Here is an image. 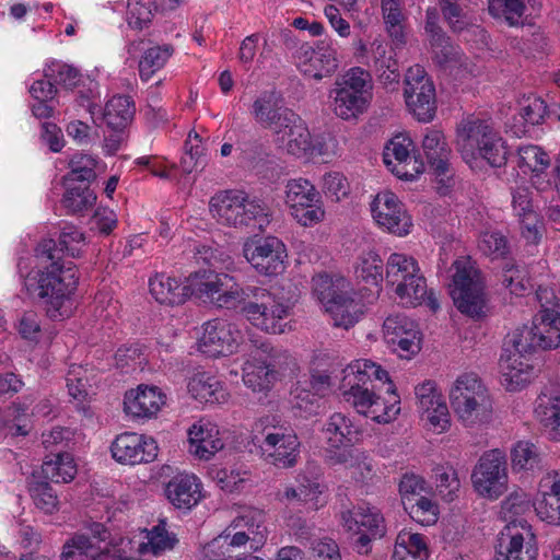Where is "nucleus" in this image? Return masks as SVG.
Returning <instances> with one entry per match:
<instances>
[{
    "label": "nucleus",
    "mask_w": 560,
    "mask_h": 560,
    "mask_svg": "<svg viewBox=\"0 0 560 560\" xmlns=\"http://www.w3.org/2000/svg\"><path fill=\"white\" fill-rule=\"evenodd\" d=\"M218 435L219 430L211 422L201 420L194 423L188 430L189 451L201 459H209L223 448V442Z\"/></svg>",
    "instance_id": "473e14b6"
},
{
    "label": "nucleus",
    "mask_w": 560,
    "mask_h": 560,
    "mask_svg": "<svg viewBox=\"0 0 560 560\" xmlns=\"http://www.w3.org/2000/svg\"><path fill=\"white\" fill-rule=\"evenodd\" d=\"M172 45L154 46L147 49L139 61V74L142 81H148L173 55Z\"/></svg>",
    "instance_id": "864d4df0"
},
{
    "label": "nucleus",
    "mask_w": 560,
    "mask_h": 560,
    "mask_svg": "<svg viewBox=\"0 0 560 560\" xmlns=\"http://www.w3.org/2000/svg\"><path fill=\"white\" fill-rule=\"evenodd\" d=\"M335 86L364 96L366 100H372V77L363 68L353 67L349 69L341 78L336 80Z\"/></svg>",
    "instance_id": "3c124183"
},
{
    "label": "nucleus",
    "mask_w": 560,
    "mask_h": 560,
    "mask_svg": "<svg viewBox=\"0 0 560 560\" xmlns=\"http://www.w3.org/2000/svg\"><path fill=\"white\" fill-rule=\"evenodd\" d=\"M329 97L332 98L331 108L335 115L343 120L357 119L360 115L365 113L370 106L371 101L366 97L334 88Z\"/></svg>",
    "instance_id": "ea45409f"
},
{
    "label": "nucleus",
    "mask_w": 560,
    "mask_h": 560,
    "mask_svg": "<svg viewBox=\"0 0 560 560\" xmlns=\"http://www.w3.org/2000/svg\"><path fill=\"white\" fill-rule=\"evenodd\" d=\"M241 294L237 307L253 326L268 334L284 332L292 303L278 289L246 285Z\"/></svg>",
    "instance_id": "7ed1b4c3"
},
{
    "label": "nucleus",
    "mask_w": 560,
    "mask_h": 560,
    "mask_svg": "<svg viewBox=\"0 0 560 560\" xmlns=\"http://www.w3.org/2000/svg\"><path fill=\"white\" fill-rule=\"evenodd\" d=\"M96 158L84 153H74L69 160L70 172L63 176L65 183L90 184L96 178Z\"/></svg>",
    "instance_id": "8fccbe9b"
},
{
    "label": "nucleus",
    "mask_w": 560,
    "mask_h": 560,
    "mask_svg": "<svg viewBox=\"0 0 560 560\" xmlns=\"http://www.w3.org/2000/svg\"><path fill=\"white\" fill-rule=\"evenodd\" d=\"M135 113L136 107L131 97L117 95L106 103L103 119L110 130H125L131 124Z\"/></svg>",
    "instance_id": "a19ab883"
},
{
    "label": "nucleus",
    "mask_w": 560,
    "mask_h": 560,
    "mask_svg": "<svg viewBox=\"0 0 560 560\" xmlns=\"http://www.w3.org/2000/svg\"><path fill=\"white\" fill-rule=\"evenodd\" d=\"M537 516L552 525H560V500L547 489H542L541 499L534 504Z\"/></svg>",
    "instance_id": "774afa93"
},
{
    "label": "nucleus",
    "mask_w": 560,
    "mask_h": 560,
    "mask_svg": "<svg viewBox=\"0 0 560 560\" xmlns=\"http://www.w3.org/2000/svg\"><path fill=\"white\" fill-rule=\"evenodd\" d=\"M156 12L155 0H128L126 19L133 30H143L152 22Z\"/></svg>",
    "instance_id": "bf43d9fd"
},
{
    "label": "nucleus",
    "mask_w": 560,
    "mask_h": 560,
    "mask_svg": "<svg viewBox=\"0 0 560 560\" xmlns=\"http://www.w3.org/2000/svg\"><path fill=\"white\" fill-rule=\"evenodd\" d=\"M285 202L291 211L298 207L310 206V202H319L320 194L307 179L295 178L288 182L285 186Z\"/></svg>",
    "instance_id": "09e8293b"
},
{
    "label": "nucleus",
    "mask_w": 560,
    "mask_h": 560,
    "mask_svg": "<svg viewBox=\"0 0 560 560\" xmlns=\"http://www.w3.org/2000/svg\"><path fill=\"white\" fill-rule=\"evenodd\" d=\"M540 460L538 447L528 441L517 442L512 451L513 469L532 470L539 466Z\"/></svg>",
    "instance_id": "69168bd1"
},
{
    "label": "nucleus",
    "mask_w": 560,
    "mask_h": 560,
    "mask_svg": "<svg viewBox=\"0 0 560 560\" xmlns=\"http://www.w3.org/2000/svg\"><path fill=\"white\" fill-rule=\"evenodd\" d=\"M389 382L387 371L370 360L357 361L343 370L341 389L343 398L365 416L369 402L375 397L376 384Z\"/></svg>",
    "instance_id": "0eeeda50"
},
{
    "label": "nucleus",
    "mask_w": 560,
    "mask_h": 560,
    "mask_svg": "<svg viewBox=\"0 0 560 560\" xmlns=\"http://www.w3.org/2000/svg\"><path fill=\"white\" fill-rule=\"evenodd\" d=\"M28 492L35 506L45 513L51 514L58 509L57 491L48 480L33 474L28 481Z\"/></svg>",
    "instance_id": "de8ad7c7"
},
{
    "label": "nucleus",
    "mask_w": 560,
    "mask_h": 560,
    "mask_svg": "<svg viewBox=\"0 0 560 560\" xmlns=\"http://www.w3.org/2000/svg\"><path fill=\"white\" fill-rule=\"evenodd\" d=\"M489 394L488 389L481 383V381L477 377L476 374H463L457 377L453 387L450 390V400L451 405H456V401H459L460 398L463 400L470 399L472 397H477V395H486Z\"/></svg>",
    "instance_id": "052dcab7"
},
{
    "label": "nucleus",
    "mask_w": 560,
    "mask_h": 560,
    "mask_svg": "<svg viewBox=\"0 0 560 560\" xmlns=\"http://www.w3.org/2000/svg\"><path fill=\"white\" fill-rule=\"evenodd\" d=\"M357 278L368 284L377 285L383 280V260L375 252H368L360 257L355 267Z\"/></svg>",
    "instance_id": "e2e57ef3"
},
{
    "label": "nucleus",
    "mask_w": 560,
    "mask_h": 560,
    "mask_svg": "<svg viewBox=\"0 0 560 560\" xmlns=\"http://www.w3.org/2000/svg\"><path fill=\"white\" fill-rule=\"evenodd\" d=\"M253 119L261 128L271 131L273 137L290 122L295 112L284 104L281 93L273 90L262 91L253 102L249 110Z\"/></svg>",
    "instance_id": "dca6fc26"
},
{
    "label": "nucleus",
    "mask_w": 560,
    "mask_h": 560,
    "mask_svg": "<svg viewBox=\"0 0 560 560\" xmlns=\"http://www.w3.org/2000/svg\"><path fill=\"white\" fill-rule=\"evenodd\" d=\"M209 211L218 223L235 229L254 225L262 230L271 221L267 203L241 189L218 191L210 198Z\"/></svg>",
    "instance_id": "f03ea898"
},
{
    "label": "nucleus",
    "mask_w": 560,
    "mask_h": 560,
    "mask_svg": "<svg viewBox=\"0 0 560 560\" xmlns=\"http://www.w3.org/2000/svg\"><path fill=\"white\" fill-rule=\"evenodd\" d=\"M258 442L260 455L265 462L278 468H291L296 465L300 455V442L298 435L282 428H272L262 433V439L255 438Z\"/></svg>",
    "instance_id": "ddd939ff"
},
{
    "label": "nucleus",
    "mask_w": 560,
    "mask_h": 560,
    "mask_svg": "<svg viewBox=\"0 0 560 560\" xmlns=\"http://www.w3.org/2000/svg\"><path fill=\"white\" fill-rule=\"evenodd\" d=\"M243 255L252 267L264 276H277L285 268V246L275 236L247 241L243 246Z\"/></svg>",
    "instance_id": "4468645a"
},
{
    "label": "nucleus",
    "mask_w": 560,
    "mask_h": 560,
    "mask_svg": "<svg viewBox=\"0 0 560 560\" xmlns=\"http://www.w3.org/2000/svg\"><path fill=\"white\" fill-rule=\"evenodd\" d=\"M325 308L330 314L334 326L345 329L352 327L362 315L360 304L353 300L348 290Z\"/></svg>",
    "instance_id": "79ce46f5"
},
{
    "label": "nucleus",
    "mask_w": 560,
    "mask_h": 560,
    "mask_svg": "<svg viewBox=\"0 0 560 560\" xmlns=\"http://www.w3.org/2000/svg\"><path fill=\"white\" fill-rule=\"evenodd\" d=\"M423 156L430 170L439 177H451L452 150L440 130H428L422 140Z\"/></svg>",
    "instance_id": "cd10ccee"
},
{
    "label": "nucleus",
    "mask_w": 560,
    "mask_h": 560,
    "mask_svg": "<svg viewBox=\"0 0 560 560\" xmlns=\"http://www.w3.org/2000/svg\"><path fill=\"white\" fill-rule=\"evenodd\" d=\"M65 185L62 206L68 210V213H83L94 206L96 195L90 188V184L65 183Z\"/></svg>",
    "instance_id": "c03bdc74"
},
{
    "label": "nucleus",
    "mask_w": 560,
    "mask_h": 560,
    "mask_svg": "<svg viewBox=\"0 0 560 560\" xmlns=\"http://www.w3.org/2000/svg\"><path fill=\"white\" fill-rule=\"evenodd\" d=\"M381 9L386 31L396 46L405 44L402 0H381Z\"/></svg>",
    "instance_id": "49530a36"
},
{
    "label": "nucleus",
    "mask_w": 560,
    "mask_h": 560,
    "mask_svg": "<svg viewBox=\"0 0 560 560\" xmlns=\"http://www.w3.org/2000/svg\"><path fill=\"white\" fill-rule=\"evenodd\" d=\"M371 212L376 223L388 232L399 236L410 232L411 218L394 192H378L371 202Z\"/></svg>",
    "instance_id": "a211bd4d"
},
{
    "label": "nucleus",
    "mask_w": 560,
    "mask_h": 560,
    "mask_svg": "<svg viewBox=\"0 0 560 560\" xmlns=\"http://www.w3.org/2000/svg\"><path fill=\"white\" fill-rule=\"evenodd\" d=\"M150 293L161 304L179 305L186 301L189 287L183 285L175 278L159 273L150 279Z\"/></svg>",
    "instance_id": "4c0bfd02"
},
{
    "label": "nucleus",
    "mask_w": 560,
    "mask_h": 560,
    "mask_svg": "<svg viewBox=\"0 0 560 560\" xmlns=\"http://www.w3.org/2000/svg\"><path fill=\"white\" fill-rule=\"evenodd\" d=\"M385 341L398 352L408 358L421 349V334L416 322L404 314L390 315L383 324Z\"/></svg>",
    "instance_id": "f3484780"
},
{
    "label": "nucleus",
    "mask_w": 560,
    "mask_h": 560,
    "mask_svg": "<svg viewBox=\"0 0 560 560\" xmlns=\"http://www.w3.org/2000/svg\"><path fill=\"white\" fill-rule=\"evenodd\" d=\"M528 357L525 353H518V351L503 347L500 366L503 382L509 390H517L529 382L534 368L529 363Z\"/></svg>",
    "instance_id": "7c9ffc66"
},
{
    "label": "nucleus",
    "mask_w": 560,
    "mask_h": 560,
    "mask_svg": "<svg viewBox=\"0 0 560 560\" xmlns=\"http://www.w3.org/2000/svg\"><path fill=\"white\" fill-rule=\"evenodd\" d=\"M418 410L425 417L430 428L442 433L450 428V412L441 393L436 390L435 384L425 381L415 388Z\"/></svg>",
    "instance_id": "4be33fe9"
},
{
    "label": "nucleus",
    "mask_w": 560,
    "mask_h": 560,
    "mask_svg": "<svg viewBox=\"0 0 560 560\" xmlns=\"http://www.w3.org/2000/svg\"><path fill=\"white\" fill-rule=\"evenodd\" d=\"M240 330L225 319H212L205 324L199 349L209 357L232 354L238 345Z\"/></svg>",
    "instance_id": "412c9836"
},
{
    "label": "nucleus",
    "mask_w": 560,
    "mask_h": 560,
    "mask_svg": "<svg viewBox=\"0 0 560 560\" xmlns=\"http://www.w3.org/2000/svg\"><path fill=\"white\" fill-rule=\"evenodd\" d=\"M456 144L466 162L481 158L492 167L506 164L505 142L489 120L476 117L463 119L457 126Z\"/></svg>",
    "instance_id": "20e7f679"
},
{
    "label": "nucleus",
    "mask_w": 560,
    "mask_h": 560,
    "mask_svg": "<svg viewBox=\"0 0 560 560\" xmlns=\"http://www.w3.org/2000/svg\"><path fill=\"white\" fill-rule=\"evenodd\" d=\"M387 394L389 395L387 400L375 395L373 401L369 402L370 407L365 417L371 418L377 423H388L397 417L400 411L399 397L392 386L387 388Z\"/></svg>",
    "instance_id": "603ef678"
},
{
    "label": "nucleus",
    "mask_w": 560,
    "mask_h": 560,
    "mask_svg": "<svg viewBox=\"0 0 560 560\" xmlns=\"http://www.w3.org/2000/svg\"><path fill=\"white\" fill-rule=\"evenodd\" d=\"M429 43L433 59L440 67L462 65L463 54L459 47L453 45L445 34L429 38Z\"/></svg>",
    "instance_id": "13d9d810"
},
{
    "label": "nucleus",
    "mask_w": 560,
    "mask_h": 560,
    "mask_svg": "<svg viewBox=\"0 0 560 560\" xmlns=\"http://www.w3.org/2000/svg\"><path fill=\"white\" fill-rule=\"evenodd\" d=\"M165 404V396L155 386L140 385L125 394L124 410L135 418H151Z\"/></svg>",
    "instance_id": "a878e982"
},
{
    "label": "nucleus",
    "mask_w": 560,
    "mask_h": 560,
    "mask_svg": "<svg viewBox=\"0 0 560 560\" xmlns=\"http://www.w3.org/2000/svg\"><path fill=\"white\" fill-rule=\"evenodd\" d=\"M85 245V236L74 225H65L60 232L58 243L52 238L43 240L37 248V256L45 261L63 262L65 253L73 258L80 257Z\"/></svg>",
    "instance_id": "5701e85b"
},
{
    "label": "nucleus",
    "mask_w": 560,
    "mask_h": 560,
    "mask_svg": "<svg viewBox=\"0 0 560 560\" xmlns=\"http://www.w3.org/2000/svg\"><path fill=\"white\" fill-rule=\"evenodd\" d=\"M48 262L36 276L27 278L26 288L50 319L60 320L71 314L79 278L71 262L68 266L56 260Z\"/></svg>",
    "instance_id": "f257e3e1"
},
{
    "label": "nucleus",
    "mask_w": 560,
    "mask_h": 560,
    "mask_svg": "<svg viewBox=\"0 0 560 560\" xmlns=\"http://www.w3.org/2000/svg\"><path fill=\"white\" fill-rule=\"evenodd\" d=\"M471 481L475 490L488 499H498L508 489L505 455L499 450L485 453L476 465Z\"/></svg>",
    "instance_id": "1a4fd4ad"
},
{
    "label": "nucleus",
    "mask_w": 560,
    "mask_h": 560,
    "mask_svg": "<svg viewBox=\"0 0 560 560\" xmlns=\"http://www.w3.org/2000/svg\"><path fill=\"white\" fill-rule=\"evenodd\" d=\"M360 431L352 420L341 412L332 413L323 427L324 439L328 445L327 459L330 464H346L351 456L350 447L358 440Z\"/></svg>",
    "instance_id": "f8f14e48"
},
{
    "label": "nucleus",
    "mask_w": 560,
    "mask_h": 560,
    "mask_svg": "<svg viewBox=\"0 0 560 560\" xmlns=\"http://www.w3.org/2000/svg\"><path fill=\"white\" fill-rule=\"evenodd\" d=\"M453 267L451 296L457 310L470 317H480L485 306L483 283L479 271L468 260L457 259Z\"/></svg>",
    "instance_id": "6e6552de"
},
{
    "label": "nucleus",
    "mask_w": 560,
    "mask_h": 560,
    "mask_svg": "<svg viewBox=\"0 0 560 560\" xmlns=\"http://www.w3.org/2000/svg\"><path fill=\"white\" fill-rule=\"evenodd\" d=\"M242 529L246 533H257L262 536V542L267 539V528L265 526L264 511L255 508H247L236 516L229 525V532L233 529Z\"/></svg>",
    "instance_id": "680f3d73"
},
{
    "label": "nucleus",
    "mask_w": 560,
    "mask_h": 560,
    "mask_svg": "<svg viewBox=\"0 0 560 560\" xmlns=\"http://www.w3.org/2000/svg\"><path fill=\"white\" fill-rule=\"evenodd\" d=\"M502 284L517 296L524 295L530 289L527 271L512 262H506L503 267Z\"/></svg>",
    "instance_id": "338daca9"
},
{
    "label": "nucleus",
    "mask_w": 560,
    "mask_h": 560,
    "mask_svg": "<svg viewBox=\"0 0 560 560\" xmlns=\"http://www.w3.org/2000/svg\"><path fill=\"white\" fill-rule=\"evenodd\" d=\"M200 296L210 300L219 307L236 308L244 287L226 273H217L198 285Z\"/></svg>",
    "instance_id": "b1692460"
},
{
    "label": "nucleus",
    "mask_w": 560,
    "mask_h": 560,
    "mask_svg": "<svg viewBox=\"0 0 560 560\" xmlns=\"http://www.w3.org/2000/svg\"><path fill=\"white\" fill-rule=\"evenodd\" d=\"M537 420L549 429V435L560 432V399L558 397L539 396L535 408Z\"/></svg>",
    "instance_id": "5fc2aeb1"
},
{
    "label": "nucleus",
    "mask_w": 560,
    "mask_h": 560,
    "mask_svg": "<svg viewBox=\"0 0 560 560\" xmlns=\"http://www.w3.org/2000/svg\"><path fill=\"white\" fill-rule=\"evenodd\" d=\"M306 472H308L311 477L306 476V474L301 475L299 479V488L295 489L287 487L283 491L282 498L289 501H303L308 503L311 509L318 510L326 503V500L320 497L325 489V486L318 481L320 468L319 466L310 463L306 466Z\"/></svg>",
    "instance_id": "2f4dec72"
},
{
    "label": "nucleus",
    "mask_w": 560,
    "mask_h": 560,
    "mask_svg": "<svg viewBox=\"0 0 560 560\" xmlns=\"http://www.w3.org/2000/svg\"><path fill=\"white\" fill-rule=\"evenodd\" d=\"M113 458L125 465L150 463L158 456V445L152 438L135 432H124L110 445Z\"/></svg>",
    "instance_id": "aec40b11"
},
{
    "label": "nucleus",
    "mask_w": 560,
    "mask_h": 560,
    "mask_svg": "<svg viewBox=\"0 0 560 560\" xmlns=\"http://www.w3.org/2000/svg\"><path fill=\"white\" fill-rule=\"evenodd\" d=\"M341 521L349 532L369 533L374 538H382L386 532L383 515L376 508L369 505H358L342 511Z\"/></svg>",
    "instance_id": "c85d7f7f"
},
{
    "label": "nucleus",
    "mask_w": 560,
    "mask_h": 560,
    "mask_svg": "<svg viewBox=\"0 0 560 560\" xmlns=\"http://www.w3.org/2000/svg\"><path fill=\"white\" fill-rule=\"evenodd\" d=\"M92 537L85 535H75L69 539L61 552L62 560H98L110 552L115 545L108 528L97 522H90L86 525Z\"/></svg>",
    "instance_id": "2eb2a0df"
},
{
    "label": "nucleus",
    "mask_w": 560,
    "mask_h": 560,
    "mask_svg": "<svg viewBox=\"0 0 560 560\" xmlns=\"http://www.w3.org/2000/svg\"><path fill=\"white\" fill-rule=\"evenodd\" d=\"M413 148L412 140L406 135L395 136L385 147L383 153L384 163L392 167V172L399 178L412 180L425 170L421 155H410Z\"/></svg>",
    "instance_id": "6ab92c4d"
},
{
    "label": "nucleus",
    "mask_w": 560,
    "mask_h": 560,
    "mask_svg": "<svg viewBox=\"0 0 560 560\" xmlns=\"http://www.w3.org/2000/svg\"><path fill=\"white\" fill-rule=\"evenodd\" d=\"M504 348H511L518 351V353L530 355L539 349L534 326H523L508 335L504 340Z\"/></svg>",
    "instance_id": "0e129e2a"
},
{
    "label": "nucleus",
    "mask_w": 560,
    "mask_h": 560,
    "mask_svg": "<svg viewBox=\"0 0 560 560\" xmlns=\"http://www.w3.org/2000/svg\"><path fill=\"white\" fill-rule=\"evenodd\" d=\"M300 71L316 81L331 77L339 67L337 50L327 40H318L316 45L302 43L293 52Z\"/></svg>",
    "instance_id": "9b49d317"
},
{
    "label": "nucleus",
    "mask_w": 560,
    "mask_h": 560,
    "mask_svg": "<svg viewBox=\"0 0 560 560\" xmlns=\"http://www.w3.org/2000/svg\"><path fill=\"white\" fill-rule=\"evenodd\" d=\"M385 279L387 284L395 287L394 291L401 304L415 307L424 303L433 312L439 310L438 299L433 291L428 290L427 280L412 256L390 254Z\"/></svg>",
    "instance_id": "39448f33"
},
{
    "label": "nucleus",
    "mask_w": 560,
    "mask_h": 560,
    "mask_svg": "<svg viewBox=\"0 0 560 560\" xmlns=\"http://www.w3.org/2000/svg\"><path fill=\"white\" fill-rule=\"evenodd\" d=\"M533 326L539 349L560 348V315L536 314L533 318Z\"/></svg>",
    "instance_id": "a18cd8bd"
},
{
    "label": "nucleus",
    "mask_w": 560,
    "mask_h": 560,
    "mask_svg": "<svg viewBox=\"0 0 560 560\" xmlns=\"http://www.w3.org/2000/svg\"><path fill=\"white\" fill-rule=\"evenodd\" d=\"M452 407L466 427L489 422L493 411L492 399L489 394L477 395V397L465 400L460 398Z\"/></svg>",
    "instance_id": "f704fd0d"
},
{
    "label": "nucleus",
    "mask_w": 560,
    "mask_h": 560,
    "mask_svg": "<svg viewBox=\"0 0 560 560\" xmlns=\"http://www.w3.org/2000/svg\"><path fill=\"white\" fill-rule=\"evenodd\" d=\"M372 58L375 72L385 86L399 82V66L393 47L374 40L372 43Z\"/></svg>",
    "instance_id": "e433bc0d"
},
{
    "label": "nucleus",
    "mask_w": 560,
    "mask_h": 560,
    "mask_svg": "<svg viewBox=\"0 0 560 560\" xmlns=\"http://www.w3.org/2000/svg\"><path fill=\"white\" fill-rule=\"evenodd\" d=\"M526 535L527 537L520 533L512 534L511 528L506 527L499 537L495 560H537L535 536L529 529Z\"/></svg>",
    "instance_id": "bb28decb"
},
{
    "label": "nucleus",
    "mask_w": 560,
    "mask_h": 560,
    "mask_svg": "<svg viewBox=\"0 0 560 560\" xmlns=\"http://www.w3.org/2000/svg\"><path fill=\"white\" fill-rule=\"evenodd\" d=\"M348 287L343 278L334 280L328 275L313 278V292L325 307L348 290Z\"/></svg>",
    "instance_id": "4d7b16f0"
},
{
    "label": "nucleus",
    "mask_w": 560,
    "mask_h": 560,
    "mask_svg": "<svg viewBox=\"0 0 560 560\" xmlns=\"http://www.w3.org/2000/svg\"><path fill=\"white\" fill-rule=\"evenodd\" d=\"M148 544L141 546V550H149L154 556H160L166 551L173 550L178 544L176 534L168 532L166 522L160 521L148 532Z\"/></svg>",
    "instance_id": "6e6d98bb"
},
{
    "label": "nucleus",
    "mask_w": 560,
    "mask_h": 560,
    "mask_svg": "<svg viewBox=\"0 0 560 560\" xmlns=\"http://www.w3.org/2000/svg\"><path fill=\"white\" fill-rule=\"evenodd\" d=\"M273 138L276 144L291 155L301 158L313 153L311 132L298 114Z\"/></svg>",
    "instance_id": "393cba45"
},
{
    "label": "nucleus",
    "mask_w": 560,
    "mask_h": 560,
    "mask_svg": "<svg viewBox=\"0 0 560 560\" xmlns=\"http://www.w3.org/2000/svg\"><path fill=\"white\" fill-rule=\"evenodd\" d=\"M165 495L176 509L190 510L201 499V482L195 475H176L166 483Z\"/></svg>",
    "instance_id": "c756f323"
},
{
    "label": "nucleus",
    "mask_w": 560,
    "mask_h": 560,
    "mask_svg": "<svg viewBox=\"0 0 560 560\" xmlns=\"http://www.w3.org/2000/svg\"><path fill=\"white\" fill-rule=\"evenodd\" d=\"M249 343V359L243 365V382L255 393L268 392L280 372L289 365L291 357L287 350L259 336L250 337Z\"/></svg>",
    "instance_id": "423d86ee"
},
{
    "label": "nucleus",
    "mask_w": 560,
    "mask_h": 560,
    "mask_svg": "<svg viewBox=\"0 0 560 560\" xmlns=\"http://www.w3.org/2000/svg\"><path fill=\"white\" fill-rule=\"evenodd\" d=\"M404 96L408 109L423 122L433 119L435 115V89L424 69L416 65L410 67L405 77Z\"/></svg>",
    "instance_id": "9d476101"
},
{
    "label": "nucleus",
    "mask_w": 560,
    "mask_h": 560,
    "mask_svg": "<svg viewBox=\"0 0 560 560\" xmlns=\"http://www.w3.org/2000/svg\"><path fill=\"white\" fill-rule=\"evenodd\" d=\"M188 392L195 399L210 404L224 402L228 397L222 382L217 376L206 372L198 373L190 378Z\"/></svg>",
    "instance_id": "58836bf2"
},
{
    "label": "nucleus",
    "mask_w": 560,
    "mask_h": 560,
    "mask_svg": "<svg viewBox=\"0 0 560 560\" xmlns=\"http://www.w3.org/2000/svg\"><path fill=\"white\" fill-rule=\"evenodd\" d=\"M550 163L549 154L538 145L527 144L518 148V166L524 173L532 174V183L539 190L550 185L549 180L540 182Z\"/></svg>",
    "instance_id": "72a5a7b5"
},
{
    "label": "nucleus",
    "mask_w": 560,
    "mask_h": 560,
    "mask_svg": "<svg viewBox=\"0 0 560 560\" xmlns=\"http://www.w3.org/2000/svg\"><path fill=\"white\" fill-rule=\"evenodd\" d=\"M512 207L515 215L521 220L523 236L535 242L538 238L537 214L534 210L532 191L528 187L520 186L513 190Z\"/></svg>",
    "instance_id": "c9c22d12"
},
{
    "label": "nucleus",
    "mask_w": 560,
    "mask_h": 560,
    "mask_svg": "<svg viewBox=\"0 0 560 560\" xmlns=\"http://www.w3.org/2000/svg\"><path fill=\"white\" fill-rule=\"evenodd\" d=\"M35 474L55 483L69 482L74 478L77 467L69 454L58 452L52 458L46 459L40 471Z\"/></svg>",
    "instance_id": "37998d69"
}]
</instances>
